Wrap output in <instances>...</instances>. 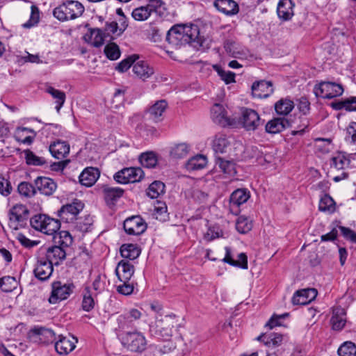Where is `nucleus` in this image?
Masks as SVG:
<instances>
[{
  "mask_svg": "<svg viewBox=\"0 0 356 356\" xmlns=\"http://www.w3.org/2000/svg\"><path fill=\"white\" fill-rule=\"evenodd\" d=\"M198 34V28L195 25L191 26L175 25L168 31L166 40L172 47L179 48L195 41Z\"/></svg>",
  "mask_w": 356,
  "mask_h": 356,
  "instance_id": "1",
  "label": "nucleus"
},
{
  "mask_svg": "<svg viewBox=\"0 0 356 356\" xmlns=\"http://www.w3.org/2000/svg\"><path fill=\"white\" fill-rule=\"evenodd\" d=\"M179 326L178 319L174 314L165 315L163 318L156 317L155 326L150 325L152 334H156L164 341H169L176 327Z\"/></svg>",
  "mask_w": 356,
  "mask_h": 356,
  "instance_id": "2",
  "label": "nucleus"
},
{
  "mask_svg": "<svg viewBox=\"0 0 356 356\" xmlns=\"http://www.w3.org/2000/svg\"><path fill=\"white\" fill-rule=\"evenodd\" d=\"M84 12L83 6L76 1H66L56 7L53 15L60 22L74 19L82 15Z\"/></svg>",
  "mask_w": 356,
  "mask_h": 356,
  "instance_id": "3",
  "label": "nucleus"
},
{
  "mask_svg": "<svg viewBox=\"0 0 356 356\" xmlns=\"http://www.w3.org/2000/svg\"><path fill=\"white\" fill-rule=\"evenodd\" d=\"M118 337L122 346L130 351L141 353L146 348V339L140 332H123L118 333Z\"/></svg>",
  "mask_w": 356,
  "mask_h": 356,
  "instance_id": "4",
  "label": "nucleus"
},
{
  "mask_svg": "<svg viewBox=\"0 0 356 356\" xmlns=\"http://www.w3.org/2000/svg\"><path fill=\"white\" fill-rule=\"evenodd\" d=\"M344 89L341 84L332 81H321L314 87L316 97L331 99L342 95Z\"/></svg>",
  "mask_w": 356,
  "mask_h": 356,
  "instance_id": "5",
  "label": "nucleus"
},
{
  "mask_svg": "<svg viewBox=\"0 0 356 356\" xmlns=\"http://www.w3.org/2000/svg\"><path fill=\"white\" fill-rule=\"evenodd\" d=\"M75 285L72 282L63 283L60 281H55L51 284V292L49 298L51 304H56L67 299L74 292Z\"/></svg>",
  "mask_w": 356,
  "mask_h": 356,
  "instance_id": "6",
  "label": "nucleus"
},
{
  "mask_svg": "<svg viewBox=\"0 0 356 356\" xmlns=\"http://www.w3.org/2000/svg\"><path fill=\"white\" fill-rule=\"evenodd\" d=\"M144 177V172L140 168H124L117 172L113 178L119 184H125L140 181Z\"/></svg>",
  "mask_w": 356,
  "mask_h": 356,
  "instance_id": "7",
  "label": "nucleus"
},
{
  "mask_svg": "<svg viewBox=\"0 0 356 356\" xmlns=\"http://www.w3.org/2000/svg\"><path fill=\"white\" fill-rule=\"evenodd\" d=\"M84 207L83 202H71L61 207L57 212L58 217L63 222H73Z\"/></svg>",
  "mask_w": 356,
  "mask_h": 356,
  "instance_id": "8",
  "label": "nucleus"
},
{
  "mask_svg": "<svg viewBox=\"0 0 356 356\" xmlns=\"http://www.w3.org/2000/svg\"><path fill=\"white\" fill-rule=\"evenodd\" d=\"M123 228L129 235L139 236L146 231L147 225L140 216H132L124 221Z\"/></svg>",
  "mask_w": 356,
  "mask_h": 356,
  "instance_id": "9",
  "label": "nucleus"
},
{
  "mask_svg": "<svg viewBox=\"0 0 356 356\" xmlns=\"http://www.w3.org/2000/svg\"><path fill=\"white\" fill-rule=\"evenodd\" d=\"M241 122L247 131H254L264 123L258 113L251 108H243L241 109Z\"/></svg>",
  "mask_w": 356,
  "mask_h": 356,
  "instance_id": "10",
  "label": "nucleus"
},
{
  "mask_svg": "<svg viewBox=\"0 0 356 356\" xmlns=\"http://www.w3.org/2000/svg\"><path fill=\"white\" fill-rule=\"evenodd\" d=\"M212 120L222 127L231 126L234 124V120L227 115V111L222 105L215 104L211 109Z\"/></svg>",
  "mask_w": 356,
  "mask_h": 356,
  "instance_id": "11",
  "label": "nucleus"
},
{
  "mask_svg": "<svg viewBox=\"0 0 356 356\" xmlns=\"http://www.w3.org/2000/svg\"><path fill=\"white\" fill-rule=\"evenodd\" d=\"M257 341L263 342L264 344L269 348V351L279 352V349L275 350L280 347L283 342L284 337L282 334L276 332H270L269 334H261L256 339Z\"/></svg>",
  "mask_w": 356,
  "mask_h": 356,
  "instance_id": "12",
  "label": "nucleus"
},
{
  "mask_svg": "<svg viewBox=\"0 0 356 356\" xmlns=\"http://www.w3.org/2000/svg\"><path fill=\"white\" fill-rule=\"evenodd\" d=\"M252 95L256 98H267L273 92V83L270 81L260 80L252 85Z\"/></svg>",
  "mask_w": 356,
  "mask_h": 356,
  "instance_id": "13",
  "label": "nucleus"
},
{
  "mask_svg": "<svg viewBox=\"0 0 356 356\" xmlns=\"http://www.w3.org/2000/svg\"><path fill=\"white\" fill-rule=\"evenodd\" d=\"M31 334L35 341L42 343L48 344L56 339L53 330L43 327H35L31 330Z\"/></svg>",
  "mask_w": 356,
  "mask_h": 356,
  "instance_id": "14",
  "label": "nucleus"
},
{
  "mask_svg": "<svg viewBox=\"0 0 356 356\" xmlns=\"http://www.w3.org/2000/svg\"><path fill=\"white\" fill-rule=\"evenodd\" d=\"M317 296L315 289H305L297 291L293 296L292 303L296 305H305L311 302Z\"/></svg>",
  "mask_w": 356,
  "mask_h": 356,
  "instance_id": "15",
  "label": "nucleus"
},
{
  "mask_svg": "<svg viewBox=\"0 0 356 356\" xmlns=\"http://www.w3.org/2000/svg\"><path fill=\"white\" fill-rule=\"evenodd\" d=\"M34 183L36 189L47 196L52 195L57 188L56 183L52 179L46 177H38Z\"/></svg>",
  "mask_w": 356,
  "mask_h": 356,
  "instance_id": "16",
  "label": "nucleus"
},
{
  "mask_svg": "<svg viewBox=\"0 0 356 356\" xmlns=\"http://www.w3.org/2000/svg\"><path fill=\"white\" fill-rule=\"evenodd\" d=\"M67 250L65 248L53 243L47 250L46 259L53 264L58 266L60 261L66 258Z\"/></svg>",
  "mask_w": 356,
  "mask_h": 356,
  "instance_id": "17",
  "label": "nucleus"
},
{
  "mask_svg": "<svg viewBox=\"0 0 356 356\" xmlns=\"http://www.w3.org/2000/svg\"><path fill=\"white\" fill-rule=\"evenodd\" d=\"M58 341L55 342L54 346L56 352L60 355H66L72 351L75 347L78 340L76 338L72 337L71 339L66 337L60 335Z\"/></svg>",
  "mask_w": 356,
  "mask_h": 356,
  "instance_id": "18",
  "label": "nucleus"
},
{
  "mask_svg": "<svg viewBox=\"0 0 356 356\" xmlns=\"http://www.w3.org/2000/svg\"><path fill=\"white\" fill-rule=\"evenodd\" d=\"M234 141V138L223 134L215 136L212 143V147L216 153H226Z\"/></svg>",
  "mask_w": 356,
  "mask_h": 356,
  "instance_id": "19",
  "label": "nucleus"
},
{
  "mask_svg": "<svg viewBox=\"0 0 356 356\" xmlns=\"http://www.w3.org/2000/svg\"><path fill=\"white\" fill-rule=\"evenodd\" d=\"M53 265L54 264L47 259L38 261L33 270L35 277L40 281L47 280L53 273Z\"/></svg>",
  "mask_w": 356,
  "mask_h": 356,
  "instance_id": "20",
  "label": "nucleus"
},
{
  "mask_svg": "<svg viewBox=\"0 0 356 356\" xmlns=\"http://www.w3.org/2000/svg\"><path fill=\"white\" fill-rule=\"evenodd\" d=\"M106 35L102 29H89L88 32L83 36V40L95 47H99L104 44Z\"/></svg>",
  "mask_w": 356,
  "mask_h": 356,
  "instance_id": "21",
  "label": "nucleus"
},
{
  "mask_svg": "<svg viewBox=\"0 0 356 356\" xmlns=\"http://www.w3.org/2000/svg\"><path fill=\"white\" fill-rule=\"evenodd\" d=\"M116 275L120 281H130L134 273V266L129 261H120L116 268Z\"/></svg>",
  "mask_w": 356,
  "mask_h": 356,
  "instance_id": "22",
  "label": "nucleus"
},
{
  "mask_svg": "<svg viewBox=\"0 0 356 356\" xmlns=\"http://www.w3.org/2000/svg\"><path fill=\"white\" fill-rule=\"evenodd\" d=\"M213 6L218 10L229 16L236 15L239 11L238 5L233 0H216Z\"/></svg>",
  "mask_w": 356,
  "mask_h": 356,
  "instance_id": "23",
  "label": "nucleus"
},
{
  "mask_svg": "<svg viewBox=\"0 0 356 356\" xmlns=\"http://www.w3.org/2000/svg\"><path fill=\"white\" fill-rule=\"evenodd\" d=\"M93 222L94 220L89 214L83 217L76 218L73 222V231L81 234L91 232L93 228Z\"/></svg>",
  "mask_w": 356,
  "mask_h": 356,
  "instance_id": "24",
  "label": "nucleus"
},
{
  "mask_svg": "<svg viewBox=\"0 0 356 356\" xmlns=\"http://www.w3.org/2000/svg\"><path fill=\"white\" fill-rule=\"evenodd\" d=\"M168 107V103L165 100L161 99L157 101L148 110L149 118L154 122H159L163 120V114Z\"/></svg>",
  "mask_w": 356,
  "mask_h": 356,
  "instance_id": "25",
  "label": "nucleus"
},
{
  "mask_svg": "<svg viewBox=\"0 0 356 356\" xmlns=\"http://www.w3.org/2000/svg\"><path fill=\"white\" fill-rule=\"evenodd\" d=\"M290 125L289 121L284 118H275L268 121L266 126L265 129L267 133L275 134L284 130Z\"/></svg>",
  "mask_w": 356,
  "mask_h": 356,
  "instance_id": "26",
  "label": "nucleus"
},
{
  "mask_svg": "<svg viewBox=\"0 0 356 356\" xmlns=\"http://www.w3.org/2000/svg\"><path fill=\"white\" fill-rule=\"evenodd\" d=\"M346 312L341 307H334L332 310V316L330 319L332 328L336 331H341L346 323Z\"/></svg>",
  "mask_w": 356,
  "mask_h": 356,
  "instance_id": "27",
  "label": "nucleus"
},
{
  "mask_svg": "<svg viewBox=\"0 0 356 356\" xmlns=\"http://www.w3.org/2000/svg\"><path fill=\"white\" fill-rule=\"evenodd\" d=\"M10 220L15 222H24L29 218V210L22 204H16L9 211Z\"/></svg>",
  "mask_w": 356,
  "mask_h": 356,
  "instance_id": "28",
  "label": "nucleus"
},
{
  "mask_svg": "<svg viewBox=\"0 0 356 356\" xmlns=\"http://www.w3.org/2000/svg\"><path fill=\"white\" fill-rule=\"evenodd\" d=\"M49 152L54 158L63 159L70 152V145L65 141H55L49 145Z\"/></svg>",
  "mask_w": 356,
  "mask_h": 356,
  "instance_id": "29",
  "label": "nucleus"
},
{
  "mask_svg": "<svg viewBox=\"0 0 356 356\" xmlns=\"http://www.w3.org/2000/svg\"><path fill=\"white\" fill-rule=\"evenodd\" d=\"M99 176V170L95 168H86L79 175V182L86 186H92Z\"/></svg>",
  "mask_w": 356,
  "mask_h": 356,
  "instance_id": "30",
  "label": "nucleus"
},
{
  "mask_svg": "<svg viewBox=\"0 0 356 356\" xmlns=\"http://www.w3.org/2000/svg\"><path fill=\"white\" fill-rule=\"evenodd\" d=\"M293 3L291 0H280L277 8L278 17L288 20L293 15Z\"/></svg>",
  "mask_w": 356,
  "mask_h": 356,
  "instance_id": "31",
  "label": "nucleus"
},
{
  "mask_svg": "<svg viewBox=\"0 0 356 356\" xmlns=\"http://www.w3.org/2000/svg\"><path fill=\"white\" fill-rule=\"evenodd\" d=\"M134 73L140 79L145 80L154 72V69L143 60L138 61L133 65Z\"/></svg>",
  "mask_w": 356,
  "mask_h": 356,
  "instance_id": "32",
  "label": "nucleus"
},
{
  "mask_svg": "<svg viewBox=\"0 0 356 356\" xmlns=\"http://www.w3.org/2000/svg\"><path fill=\"white\" fill-rule=\"evenodd\" d=\"M53 243L69 249L73 243V238L68 231H59L52 237Z\"/></svg>",
  "mask_w": 356,
  "mask_h": 356,
  "instance_id": "33",
  "label": "nucleus"
},
{
  "mask_svg": "<svg viewBox=\"0 0 356 356\" xmlns=\"http://www.w3.org/2000/svg\"><path fill=\"white\" fill-rule=\"evenodd\" d=\"M165 192V185L161 181H154L146 191L147 195L151 199H157L161 197Z\"/></svg>",
  "mask_w": 356,
  "mask_h": 356,
  "instance_id": "34",
  "label": "nucleus"
},
{
  "mask_svg": "<svg viewBox=\"0 0 356 356\" xmlns=\"http://www.w3.org/2000/svg\"><path fill=\"white\" fill-rule=\"evenodd\" d=\"M81 308L83 311L89 312L92 311L95 305V298L92 295L89 286H85L82 293Z\"/></svg>",
  "mask_w": 356,
  "mask_h": 356,
  "instance_id": "35",
  "label": "nucleus"
},
{
  "mask_svg": "<svg viewBox=\"0 0 356 356\" xmlns=\"http://www.w3.org/2000/svg\"><path fill=\"white\" fill-rule=\"evenodd\" d=\"M120 254L123 258L131 260L138 258L140 254V249L136 244H123L120 247Z\"/></svg>",
  "mask_w": 356,
  "mask_h": 356,
  "instance_id": "36",
  "label": "nucleus"
},
{
  "mask_svg": "<svg viewBox=\"0 0 356 356\" xmlns=\"http://www.w3.org/2000/svg\"><path fill=\"white\" fill-rule=\"evenodd\" d=\"M207 163V159L205 156L197 154L191 157L185 164L186 168L188 171L198 170L204 168Z\"/></svg>",
  "mask_w": 356,
  "mask_h": 356,
  "instance_id": "37",
  "label": "nucleus"
},
{
  "mask_svg": "<svg viewBox=\"0 0 356 356\" xmlns=\"http://www.w3.org/2000/svg\"><path fill=\"white\" fill-rule=\"evenodd\" d=\"M293 108V102L288 98H282L275 104V110L280 115H288Z\"/></svg>",
  "mask_w": 356,
  "mask_h": 356,
  "instance_id": "38",
  "label": "nucleus"
},
{
  "mask_svg": "<svg viewBox=\"0 0 356 356\" xmlns=\"http://www.w3.org/2000/svg\"><path fill=\"white\" fill-rule=\"evenodd\" d=\"M153 216L156 220L165 222L169 218L168 208L165 202H156Z\"/></svg>",
  "mask_w": 356,
  "mask_h": 356,
  "instance_id": "39",
  "label": "nucleus"
},
{
  "mask_svg": "<svg viewBox=\"0 0 356 356\" xmlns=\"http://www.w3.org/2000/svg\"><path fill=\"white\" fill-rule=\"evenodd\" d=\"M216 164L218 165L221 171L229 176H234L236 174L235 163L233 161L224 160L221 157H217Z\"/></svg>",
  "mask_w": 356,
  "mask_h": 356,
  "instance_id": "40",
  "label": "nucleus"
},
{
  "mask_svg": "<svg viewBox=\"0 0 356 356\" xmlns=\"http://www.w3.org/2000/svg\"><path fill=\"white\" fill-rule=\"evenodd\" d=\"M139 161L143 167L152 168L156 165L158 160L155 153L147 152L140 155Z\"/></svg>",
  "mask_w": 356,
  "mask_h": 356,
  "instance_id": "41",
  "label": "nucleus"
},
{
  "mask_svg": "<svg viewBox=\"0 0 356 356\" xmlns=\"http://www.w3.org/2000/svg\"><path fill=\"white\" fill-rule=\"evenodd\" d=\"M46 91L56 99V110L58 113L65 102V93L51 86H49Z\"/></svg>",
  "mask_w": 356,
  "mask_h": 356,
  "instance_id": "42",
  "label": "nucleus"
},
{
  "mask_svg": "<svg viewBox=\"0 0 356 356\" xmlns=\"http://www.w3.org/2000/svg\"><path fill=\"white\" fill-rule=\"evenodd\" d=\"M353 158V154L346 155L345 152H339L338 155L332 157V165L336 168L341 170L344 168L346 165H349L350 159Z\"/></svg>",
  "mask_w": 356,
  "mask_h": 356,
  "instance_id": "43",
  "label": "nucleus"
},
{
  "mask_svg": "<svg viewBox=\"0 0 356 356\" xmlns=\"http://www.w3.org/2000/svg\"><path fill=\"white\" fill-rule=\"evenodd\" d=\"M103 193L105 200H115L122 197L124 190L119 187L106 186L103 188Z\"/></svg>",
  "mask_w": 356,
  "mask_h": 356,
  "instance_id": "44",
  "label": "nucleus"
},
{
  "mask_svg": "<svg viewBox=\"0 0 356 356\" xmlns=\"http://www.w3.org/2000/svg\"><path fill=\"white\" fill-rule=\"evenodd\" d=\"M17 284L16 279L12 276H5L0 278V288L3 292H12L17 288Z\"/></svg>",
  "mask_w": 356,
  "mask_h": 356,
  "instance_id": "45",
  "label": "nucleus"
},
{
  "mask_svg": "<svg viewBox=\"0 0 356 356\" xmlns=\"http://www.w3.org/2000/svg\"><path fill=\"white\" fill-rule=\"evenodd\" d=\"M46 219L43 233L54 236V234L58 232L60 227V222L59 220L49 218L47 216H46Z\"/></svg>",
  "mask_w": 356,
  "mask_h": 356,
  "instance_id": "46",
  "label": "nucleus"
},
{
  "mask_svg": "<svg viewBox=\"0 0 356 356\" xmlns=\"http://www.w3.org/2000/svg\"><path fill=\"white\" fill-rule=\"evenodd\" d=\"M17 191L22 196L30 198L36 193V187L29 182L22 181L18 185Z\"/></svg>",
  "mask_w": 356,
  "mask_h": 356,
  "instance_id": "47",
  "label": "nucleus"
},
{
  "mask_svg": "<svg viewBox=\"0 0 356 356\" xmlns=\"http://www.w3.org/2000/svg\"><path fill=\"white\" fill-rule=\"evenodd\" d=\"M339 356H356V345L352 341H345L338 348Z\"/></svg>",
  "mask_w": 356,
  "mask_h": 356,
  "instance_id": "48",
  "label": "nucleus"
},
{
  "mask_svg": "<svg viewBox=\"0 0 356 356\" xmlns=\"http://www.w3.org/2000/svg\"><path fill=\"white\" fill-rule=\"evenodd\" d=\"M25 155V160L27 165L41 166L46 163V161L42 157L36 156L30 149H26L24 151Z\"/></svg>",
  "mask_w": 356,
  "mask_h": 356,
  "instance_id": "49",
  "label": "nucleus"
},
{
  "mask_svg": "<svg viewBox=\"0 0 356 356\" xmlns=\"http://www.w3.org/2000/svg\"><path fill=\"white\" fill-rule=\"evenodd\" d=\"M118 327L116 330L119 333L129 332L127 330L134 326V322L126 314L120 315L117 318Z\"/></svg>",
  "mask_w": 356,
  "mask_h": 356,
  "instance_id": "50",
  "label": "nucleus"
},
{
  "mask_svg": "<svg viewBox=\"0 0 356 356\" xmlns=\"http://www.w3.org/2000/svg\"><path fill=\"white\" fill-rule=\"evenodd\" d=\"M252 228V223L248 218L243 216H239L236 222V229L241 234H246Z\"/></svg>",
  "mask_w": 356,
  "mask_h": 356,
  "instance_id": "51",
  "label": "nucleus"
},
{
  "mask_svg": "<svg viewBox=\"0 0 356 356\" xmlns=\"http://www.w3.org/2000/svg\"><path fill=\"white\" fill-rule=\"evenodd\" d=\"M106 56L111 60H115L120 56V50L118 45L114 42L107 44L104 47Z\"/></svg>",
  "mask_w": 356,
  "mask_h": 356,
  "instance_id": "52",
  "label": "nucleus"
},
{
  "mask_svg": "<svg viewBox=\"0 0 356 356\" xmlns=\"http://www.w3.org/2000/svg\"><path fill=\"white\" fill-rule=\"evenodd\" d=\"M189 147L186 143H179L173 147L170 150V156L175 159H182L187 156Z\"/></svg>",
  "mask_w": 356,
  "mask_h": 356,
  "instance_id": "53",
  "label": "nucleus"
},
{
  "mask_svg": "<svg viewBox=\"0 0 356 356\" xmlns=\"http://www.w3.org/2000/svg\"><path fill=\"white\" fill-rule=\"evenodd\" d=\"M213 67L226 84L235 82V73L231 71H225L219 65H214Z\"/></svg>",
  "mask_w": 356,
  "mask_h": 356,
  "instance_id": "54",
  "label": "nucleus"
},
{
  "mask_svg": "<svg viewBox=\"0 0 356 356\" xmlns=\"http://www.w3.org/2000/svg\"><path fill=\"white\" fill-rule=\"evenodd\" d=\"M146 6L151 14L156 13L161 15L165 10V3L162 0H148V3Z\"/></svg>",
  "mask_w": 356,
  "mask_h": 356,
  "instance_id": "55",
  "label": "nucleus"
},
{
  "mask_svg": "<svg viewBox=\"0 0 356 356\" xmlns=\"http://www.w3.org/2000/svg\"><path fill=\"white\" fill-rule=\"evenodd\" d=\"M138 58V55L133 54L120 62L115 67V70L120 72H126Z\"/></svg>",
  "mask_w": 356,
  "mask_h": 356,
  "instance_id": "56",
  "label": "nucleus"
},
{
  "mask_svg": "<svg viewBox=\"0 0 356 356\" xmlns=\"http://www.w3.org/2000/svg\"><path fill=\"white\" fill-rule=\"evenodd\" d=\"M46 220V215L44 214L35 215L31 218L30 223L33 229L43 232Z\"/></svg>",
  "mask_w": 356,
  "mask_h": 356,
  "instance_id": "57",
  "label": "nucleus"
},
{
  "mask_svg": "<svg viewBox=\"0 0 356 356\" xmlns=\"http://www.w3.org/2000/svg\"><path fill=\"white\" fill-rule=\"evenodd\" d=\"M250 198V193L245 188H237L234 191L229 197V200H248Z\"/></svg>",
  "mask_w": 356,
  "mask_h": 356,
  "instance_id": "58",
  "label": "nucleus"
},
{
  "mask_svg": "<svg viewBox=\"0 0 356 356\" xmlns=\"http://www.w3.org/2000/svg\"><path fill=\"white\" fill-rule=\"evenodd\" d=\"M150 15L151 13L146 6L135 8L131 13L132 17L138 21L145 20L150 16Z\"/></svg>",
  "mask_w": 356,
  "mask_h": 356,
  "instance_id": "59",
  "label": "nucleus"
},
{
  "mask_svg": "<svg viewBox=\"0 0 356 356\" xmlns=\"http://www.w3.org/2000/svg\"><path fill=\"white\" fill-rule=\"evenodd\" d=\"M186 198H191L193 200H202L207 198L208 195L197 188H190L186 192Z\"/></svg>",
  "mask_w": 356,
  "mask_h": 356,
  "instance_id": "60",
  "label": "nucleus"
},
{
  "mask_svg": "<svg viewBox=\"0 0 356 356\" xmlns=\"http://www.w3.org/2000/svg\"><path fill=\"white\" fill-rule=\"evenodd\" d=\"M31 13L29 20L24 24V27L30 28L37 24L40 19V11L36 6H31Z\"/></svg>",
  "mask_w": 356,
  "mask_h": 356,
  "instance_id": "61",
  "label": "nucleus"
},
{
  "mask_svg": "<svg viewBox=\"0 0 356 356\" xmlns=\"http://www.w3.org/2000/svg\"><path fill=\"white\" fill-rule=\"evenodd\" d=\"M345 140L348 143H356V122H351L346 128Z\"/></svg>",
  "mask_w": 356,
  "mask_h": 356,
  "instance_id": "62",
  "label": "nucleus"
},
{
  "mask_svg": "<svg viewBox=\"0 0 356 356\" xmlns=\"http://www.w3.org/2000/svg\"><path fill=\"white\" fill-rule=\"evenodd\" d=\"M122 282L121 284L117 286V291L124 296L131 295L134 291V284L129 282L120 281Z\"/></svg>",
  "mask_w": 356,
  "mask_h": 356,
  "instance_id": "63",
  "label": "nucleus"
},
{
  "mask_svg": "<svg viewBox=\"0 0 356 356\" xmlns=\"http://www.w3.org/2000/svg\"><path fill=\"white\" fill-rule=\"evenodd\" d=\"M298 111L304 115H307L310 112V102L305 97H302L298 99Z\"/></svg>",
  "mask_w": 356,
  "mask_h": 356,
  "instance_id": "64",
  "label": "nucleus"
}]
</instances>
